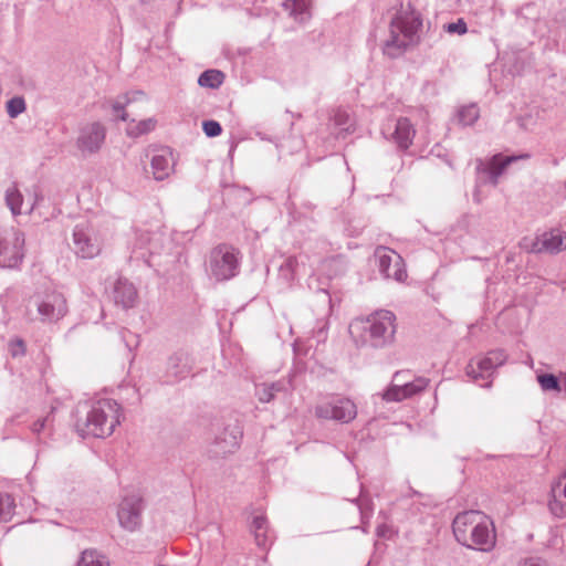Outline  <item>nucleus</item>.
Here are the masks:
<instances>
[{
	"instance_id": "obj_1",
	"label": "nucleus",
	"mask_w": 566,
	"mask_h": 566,
	"mask_svg": "<svg viewBox=\"0 0 566 566\" xmlns=\"http://www.w3.org/2000/svg\"><path fill=\"white\" fill-rule=\"evenodd\" d=\"M457 541L469 548L490 552L496 543L493 521L481 511H465L453 521Z\"/></svg>"
},
{
	"instance_id": "obj_2",
	"label": "nucleus",
	"mask_w": 566,
	"mask_h": 566,
	"mask_svg": "<svg viewBox=\"0 0 566 566\" xmlns=\"http://www.w3.org/2000/svg\"><path fill=\"white\" fill-rule=\"evenodd\" d=\"M395 321L391 312L379 311L366 318L354 319L349 325V333L358 345L382 346L394 337Z\"/></svg>"
},
{
	"instance_id": "obj_3",
	"label": "nucleus",
	"mask_w": 566,
	"mask_h": 566,
	"mask_svg": "<svg viewBox=\"0 0 566 566\" xmlns=\"http://www.w3.org/2000/svg\"><path fill=\"white\" fill-rule=\"evenodd\" d=\"M119 407L115 401H98L90 411L81 432L85 437L104 438L113 433L119 423Z\"/></svg>"
},
{
	"instance_id": "obj_4",
	"label": "nucleus",
	"mask_w": 566,
	"mask_h": 566,
	"mask_svg": "<svg viewBox=\"0 0 566 566\" xmlns=\"http://www.w3.org/2000/svg\"><path fill=\"white\" fill-rule=\"evenodd\" d=\"M421 25V17L413 6L411 3L402 4L391 22L390 41L387 42V46L406 48L413 41Z\"/></svg>"
},
{
	"instance_id": "obj_5",
	"label": "nucleus",
	"mask_w": 566,
	"mask_h": 566,
	"mask_svg": "<svg viewBox=\"0 0 566 566\" xmlns=\"http://www.w3.org/2000/svg\"><path fill=\"white\" fill-rule=\"evenodd\" d=\"M24 235L22 232L10 229L0 234V265L13 268L24 255Z\"/></svg>"
},
{
	"instance_id": "obj_6",
	"label": "nucleus",
	"mask_w": 566,
	"mask_h": 566,
	"mask_svg": "<svg viewBox=\"0 0 566 566\" xmlns=\"http://www.w3.org/2000/svg\"><path fill=\"white\" fill-rule=\"evenodd\" d=\"M506 355L503 350L496 349L486 353L484 356H478L471 359L467 366V375L473 380L490 376L493 370L503 365Z\"/></svg>"
},
{
	"instance_id": "obj_7",
	"label": "nucleus",
	"mask_w": 566,
	"mask_h": 566,
	"mask_svg": "<svg viewBox=\"0 0 566 566\" xmlns=\"http://www.w3.org/2000/svg\"><path fill=\"white\" fill-rule=\"evenodd\" d=\"M316 416L322 419H333L349 422L357 416L356 405L349 399H337L322 402L316 407Z\"/></svg>"
},
{
	"instance_id": "obj_8",
	"label": "nucleus",
	"mask_w": 566,
	"mask_h": 566,
	"mask_svg": "<svg viewBox=\"0 0 566 566\" xmlns=\"http://www.w3.org/2000/svg\"><path fill=\"white\" fill-rule=\"evenodd\" d=\"M376 256L379 261L380 271L386 277L402 282L407 277V271L402 258L394 250L380 247L376 250Z\"/></svg>"
},
{
	"instance_id": "obj_9",
	"label": "nucleus",
	"mask_w": 566,
	"mask_h": 566,
	"mask_svg": "<svg viewBox=\"0 0 566 566\" xmlns=\"http://www.w3.org/2000/svg\"><path fill=\"white\" fill-rule=\"evenodd\" d=\"M237 254L232 248L219 247L212 252V273L217 280H228L235 275Z\"/></svg>"
},
{
	"instance_id": "obj_10",
	"label": "nucleus",
	"mask_w": 566,
	"mask_h": 566,
	"mask_svg": "<svg viewBox=\"0 0 566 566\" xmlns=\"http://www.w3.org/2000/svg\"><path fill=\"white\" fill-rule=\"evenodd\" d=\"M38 311L43 321H59L66 314V301L59 293L50 294L39 303Z\"/></svg>"
},
{
	"instance_id": "obj_11",
	"label": "nucleus",
	"mask_w": 566,
	"mask_h": 566,
	"mask_svg": "<svg viewBox=\"0 0 566 566\" xmlns=\"http://www.w3.org/2000/svg\"><path fill=\"white\" fill-rule=\"evenodd\" d=\"M140 503L138 499H124L118 509V521L122 527L135 531L139 525Z\"/></svg>"
},
{
	"instance_id": "obj_12",
	"label": "nucleus",
	"mask_w": 566,
	"mask_h": 566,
	"mask_svg": "<svg viewBox=\"0 0 566 566\" xmlns=\"http://www.w3.org/2000/svg\"><path fill=\"white\" fill-rule=\"evenodd\" d=\"M566 247V235L558 231H549L543 233L533 243L530 251L532 252H549L557 253Z\"/></svg>"
},
{
	"instance_id": "obj_13",
	"label": "nucleus",
	"mask_w": 566,
	"mask_h": 566,
	"mask_svg": "<svg viewBox=\"0 0 566 566\" xmlns=\"http://www.w3.org/2000/svg\"><path fill=\"white\" fill-rule=\"evenodd\" d=\"M105 138V130L99 124H91L82 130L78 146L83 151L92 153L99 148Z\"/></svg>"
},
{
	"instance_id": "obj_14",
	"label": "nucleus",
	"mask_w": 566,
	"mask_h": 566,
	"mask_svg": "<svg viewBox=\"0 0 566 566\" xmlns=\"http://www.w3.org/2000/svg\"><path fill=\"white\" fill-rule=\"evenodd\" d=\"M73 237L75 251L82 258L91 259L101 253V243L96 239L93 241L85 231L77 229Z\"/></svg>"
},
{
	"instance_id": "obj_15",
	"label": "nucleus",
	"mask_w": 566,
	"mask_h": 566,
	"mask_svg": "<svg viewBox=\"0 0 566 566\" xmlns=\"http://www.w3.org/2000/svg\"><path fill=\"white\" fill-rule=\"evenodd\" d=\"M174 168L172 154L169 149H160L151 158V172L157 180L167 178Z\"/></svg>"
},
{
	"instance_id": "obj_16",
	"label": "nucleus",
	"mask_w": 566,
	"mask_h": 566,
	"mask_svg": "<svg viewBox=\"0 0 566 566\" xmlns=\"http://www.w3.org/2000/svg\"><path fill=\"white\" fill-rule=\"evenodd\" d=\"M395 139L400 148L407 149L415 137V129L407 118H400L397 122Z\"/></svg>"
},
{
	"instance_id": "obj_17",
	"label": "nucleus",
	"mask_w": 566,
	"mask_h": 566,
	"mask_svg": "<svg viewBox=\"0 0 566 566\" xmlns=\"http://www.w3.org/2000/svg\"><path fill=\"white\" fill-rule=\"evenodd\" d=\"M548 509L556 517L566 516V499L563 496L560 482H556L552 485Z\"/></svg>"
},
{
	"instance_id": "obj_18",
	"label": "nucleus",
	"mask_w": 566,
	"mask_h": 566,
	"mask_svg": "<svg viewBox=\"0 0 566 566\" xmlns=\"http://www.w3.org/2000/svg\"><path fill=\"white\" fill-rule=\"evenodd\" d=\"M137 293L135 287L128 282L118 281L115 286V300L125 307H130L135 303Z\"/></svg>"
},
{
	"instance_id": "obj_19",
	"label": "nucleus",
	"mask_w": 566,
	"mask_h": 566,
	"mask_svg": "<svg viewBox=\"0 0 566 566\" xmlns=\"http://www.w3.org/2000/svg\"><path fill=\"white\" fill-rule=\"evenodd\" d=\"M157 120L155 118H147L139 122L132 120L128 123L127 133L130 136L138 137L155 129Z\"/></svg>"
},
{
	"instance_id": "obj_20",
	"label": "nucleus",
	"mask_w": 566,
	"mask_h": 566,
	"mask_svg": "<svg viewBox=\"0 0 566 566\" xmlns=\"http://www.w3.org/2000/svg\"><path fill=\"white\" fill-rule=\"evenodd\" d=\"M224 80L222 72L218 70H208L203 72L198 80V83L202 87L218 88Z\"/></svg>"
},
{
	"instance_id": "obj_21",
	"label": "nucleus",
	"mask_w": 566,
	"mask_h": 566,
	"mask_svg": "<svg viewBox=\"0 0 566 566\" xmlns=\"http://www.w3.org/2000/svg\"><path fill=\"white\" fill-rule=\"evenodd\" d=\"M14 500L9 494H0V523L9 522L14 513Z\"/></svg>"
},
{
	"instance_id": "obj_22",
	"label": "nucleus",
	"mask_w": 566,
	"mask_h": 566,
	"mask_svg": "<svg viewBox=\"0 0 566 566\" xmlns=\"http://www.w3.org/2000/svg\"><path fill=\"white\" fill-rule=\"evenodd\" d=\"M516 157H503L502 155H496L492 158L489 164V171L496 181V178L502 174L507 165L514 161Z\"/></svg>"
},
{
	"instance_id": "obj_23",
	"label": "nucleus",
	"mask_w": 566,
	"mask_h": 566,
	"mask_svg": "<svg viewBox=\"0 0 566 566\" xmlns=\"http://www.w3.org/2000/svg\"><path fill=\"white\" fill-rule=\"evenodd\" d=\"M6 200L13 214L21 213L22 196L15 187L7 190Z\"/></svg>"
},
{
	"instance_id": "obj_24",
	"label": "nucleus",
	"mask_w": 566,
	"mask_h": 566,
	"mask_svg": "<svg viewBox=\"0 0 566 566\" xmlns=\"http://www.w3.org/2000/svg\"><path fill=\"white\" fill-rule=\"evenodd\" d=\"M78 566H109L104 560L103 556L98 555L95 551H85L82 554Z\"/></svg>"
},
{
	"instance_id": "obj_25",
	"label": "nucleus",
	"mask_w": 566,
	"mask_h": 566,
	"mask_svg": "<svg viewBox=\"0 0 566 566\" xmlns=\"http://www.w3.org/2000/svg\"><path fill=\"white\" fill-rule=\"evenodd\" d=\"M308 6V0H292L285 3V7L291 8V13L300 21L304 20L303 15L306 13Z\"/></svg>"
},
{
	"instance_id": "obj_26",
	"label": "nucleus",
	"mask_w": 566,
	"mask_h": 566,
	"mask_svg": "<svg viewBox=\"0 0 566 566\" xmlns=\"http://www.w3.org/2000/svg\"><path fill=\"white\" fill-rule=\"evenodd\" d=\"M537 381L543 390L560 391L557 378L552 374H542L537 376Z\"/></svg>"
},
{
	"instance_id": "obj_27",
	"label": "nucleus",
	"mask_w": 566,
	"mask_h": 566,
	"mask_svg": "<svg viewBox=\"0 0 566 566\" xmlns=\"http://www.w3.org/2000/svg\"><path fill=\"white\" fill-rule=\"evenodd\" d=\"M459 117L464 125H471L478 119L479 109L473 105L463 107L459 113Z\"/></svg>"
},
{
	"instance_id": "obj_28",
	"label": "nucleus",
	"mask_w": 566,
	"mask_h": 566,
	"mask_svg": "<svg viewBox=\"0 0 566 566\" xmlns=\"http://www.w3.org/2000/svg\"><path fill=\"white\" fill-rule=\"evenodd\" d=\"M443 30L450 34L463 35L468 32V27L465 21L460 18L455 22L444 24Z\"/></svg>"
},
{
	"instance_id": "obj_29",
	"label": "nucleus",
	"mask_w": 566,
	"mask_h": 566,
	"mask_svg": "<svg viewBox=\"0 0 566 566\" xmlns=\"http://www.w3.org/2000/svg\"><path fill=\"white\" fill-rule=\"evenodd\" d=\"M382 397L386 401H400L406 399V394L401 386L394 385L384 392Z\"/></svg>"
},
{
	"instance_id": "obj_30",
	"label": "nucleus",
	"mask_w": 566,
	"mask_h": 566,
	"mask_svg": "<svg viewBox=\"0 0 566 566\" xmlns=\"http://www.w3.org/2000/svg\"><path fill=\"white\" fill-rule=\"evenodd\" d=\"M403 392L406 394V398L411 397L412 395L423 390L427 387V381L423 379H419L413 382H408L401 386Z\"/></svg>"
},
{
	"instance_id": "obj_31",
	"label": "nucleus",
	"mask_w": 566,
	"mask_h": 566,
	"mask_svg": "<svg viewBox=\"0 0 566 566\" xmlns=\"http://www.w3.org/2000/svg\"><path fill=\"white\" fill-rule=\"evenodd\" d=\"M8 113L11 117L18 116L25 108L24 101L20 97L10 99L7 104Z\"/></svg>"
},
{
	"instance_id": "obj_32",
	"label": "nucleus",
	"mask_w": 566,
	"mask_h": 566,
	"mask_svg": "<svg viewBox=\"0 0 566 566\" xmlns=\"http://www.w3.org/2000/svg\"><path fill=\"white\" fill-rule=\"evenodd\" d=\"M202 128H203V132L207 136L209 137H216V136H219L221 134V126L218 122L216 120H206L203 122L202 124Z\"/></svg>"
},
{
	"instance_id": "obj_33",
	"label": "nucleus",
	"mask_w": 566,
	"mask_h": 566,
	"mask_svg": "<svg viewBox=\"0 0 566 566\" xmlns=\"http://www.w3.org/2000/svg\"><path fill=\"white\" fill-rule=\"evenodd\" d=\"M10 352L13 356L23 355L25 352V345L23 340L17 339L12 342L10 345Z\"/></svg>"
},
{
	"instance_id": "obj_34",
	"label": "nucleus",
	"mask_w": 566,
	"mask_h": 566,
	"mask_svg": "<svg viewBox=\"0 0 566 566\" xmlns=\"http://www.w3.org/2000/svg\"><path fill=\"white\" fill-rule=\"evenodd\" d=\"M518 566H546V565L537 558H526V559L522 560Z\"/></svg>"
},
{
	"instance_id": "obj_35",
	"label": "nucleus",
	"mask_w": 566,
	"mask_h": 566,
	"mask_svg": "<svg viewBox=\"0 0 566 566\" xmlns=\"http://www.w3.org/2000/svg\"><path fill=\"white\" fill-rule=\"evenodd\" d=\"M266 524V520L265 517H255L254 521H253V525L255 527V530L260 531L262 530Z\"/></svg>"
},
{
	"instance_id": "obj_36",
	"label": "nucleus",
	"mask_w": 566,
	"mask_h": 566,
	"mask_svg": "<svg viewBox=\"0 0 566 566\" xmlns=\"http://www.w3.org/2000/svg\"><path fill=\"white\" fill-rule=\"evenodd\" d=\"M558 482H560V490H562L563 496L566 499V471Z\"/></svg>"
},
{
	"instance_id": "obj_37",
	"label": "nucleus",
	"mask_w": 566,
	"mask_h": 566,
	"mask_svg": "<svg viewBox=\"0 0 566 566\" xmlns=\"http://www.w3.org/2000/svg\"><path fill=\"white\" fill-rule=\"evenodd\" d=\"M119 116H120V118H122L123 120H125V119H126V116H125V114H124V113H122Z\"/></svg>"
}]
</instances>
